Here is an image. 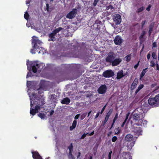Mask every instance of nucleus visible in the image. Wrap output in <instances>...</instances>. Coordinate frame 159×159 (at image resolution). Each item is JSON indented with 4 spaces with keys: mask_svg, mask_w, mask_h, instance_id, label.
<instances>
[{
    "mask_svg": "<svg viewBox=\"0 0 159 159\" xmlns=\"http://www.w3.org/2000/svg\"><path fill=\"white\" fill-rule=\"evenodd\" d=\"M32 101H33V104H36V102H38L39 100V97L37 96V95L35 94V93H32ZM31 98H30V99L31 100Z\"/></svg>",
    "mask_w": 159,
    "mask_h": 159,
    "instance_id": "12",
    "label": "nucleus"
},
{
    "mask_svg": "<svg viewBox=\"0 0 159 159\" xmlns=\"http://www.w3.org/2000/svg\"><path fill=\"white\" fill-rule=\"evenodd\" d=\"M144 87V85L143 84H141L139 85L135 92V94H136L137 93Z\"/></svg>",
    "mask_w": 159,
    "mask_h": 159,
    "instance_id": "28",
    "label": "nucleus"
},
{
    "mask_svg": "<svg viewBox=\"0 0 159 159\" xmlns=\"http://www.w3.org/2000/svg\"><path fill=\"white\" fill-rule=\"evenodd\" d=\"M126 122V121H125V120L123 122V123H122V124L121 125V126L122 127H123L124 126V125H125V123Z\"/></svg>",
    "mask_w": 159,
    "mask_h": 159,
    "instance_id": "62",
    "label": "nucleus"
},
{
    "mask_svg": "<svg viewBox=\"0 0 159 159\" xmlns=\"http://www.w3.org/2000/svg\"><path fill=\"white\" fill-rule=\"evenodd\" d=\"M30 67L32 68L33 72L34 73H36L38 70H40L42 68H40L41 64H38L36 61H34L33 62L31 61L29 64Z\"/></svg>",
    "mask_w": 159,
    "mask_h": 159,
    "instance_id": "3",
    "label": "nucleus"
},
{
    "mask_svg": "<svg viewBox=\"0 0 159 159\" xmlns=\"http://www.w3.org/2000/svg\"><path fill=\"white\" fill-rule=\"evenodd\" d=\"M45 82L43 80H41L39 84V87L38 89V90H39L40 89H43L45 88ZM38 93L39 94L41 93L39 91H38Z\"/></svg>",
    "mask_w": 159,
    "mask_h": 159,
    "instance_id": "15",
    "label": "nucleus"
},
{
    "mask_svg": "<svg viewBox=\"0 0 159 159\" xmlns=\"http://www.w3.org/2000/svg\"><path fill=\"white\" fill-rule=\"evenodd\" d=\"M56 34H55L53 32L49 34L48 35L50 39H48L49 41H55L56 39V38L55 37Z\"/></svg>",
    "mask_w": 159,
    "mask_h": 159,
    "instance_id": "19",
    "label": "nucleus"
},
{
    "mask_svg": "<svg viewBox=\"0 0 159 159\" xmlns=\"http://www.w3.org/2000/svg\"><path fill=\"white\" fill-rule=\"evenodd\" d=\"M131 54H129V55H127L125 57V60L127 61V62H129L131 60Z\"/></svg>",
    "mask_w": 159,
    "mask_h": 159,
    "instance_id": "33",
    "label": "nucleus"
},
{
    "mask_svg": "<svg viewBox=\"0 0 159 159\" xmlns=\"http://www.w3.org/2000/svg\"><path fill=\"white\" fill-rule=\"evenodd\" d=\"M31 153L34 159H43L37 151L32 152Z\"/></svg>",
    "mask_w": 159,
    "mask_h": 159,
    "instance_id": "13",
    "label": "nucleus"
},
{
    "mask_svg": "<svg viewBox=\"0 0 159 159\" xmlns=\"http://www.w3.org/2000/svg\"><path fill=\"white\" fill-rule=\"evenodd\" d=\"M113 112V109L111 108L110 109L107 113V115L106 116L108 117L109 118L110 116L112 114Z\"/></svg>",
    "mask_w": 159,
    "mask_h": 159,
    "instance_id": "34",
    "label": "nucleus"
},
{
    "mask_svg": "<svg viewBox=\"0 0 159 159\" xmlns=\"http://www.w3.org/2000/svg\"><path fill=\"white\" fill-rule=\"evenodd\" d=\"M114 42L116 45L120 44L122 43V40L121 37L119 35L116 36L114 40Z\"/></svg>",
    "mask_w": 159,
    "mask_h": 159,
    "instance_id": "9",
    "label": "nucleus"
},
{
    "mask_svg": "<svg viewBox=\"0 0 159 159\" xmlns=\"http://www.w3.org/2000/svg\"><path fill=\"white\" fill-rule=\"evenodd\" d=\"M144 119L142 120H141V122H140L141 123V124H136V125H141L142 126V125L144 126V125H146L147 124V121L146 120H144Z\"/></svg>",
    "mask_w": 159,
    "mask_h": 159,
    "instance_id": "29",
    "label": "nucleus"
},
{
    "mask_svg": "<svg viewBox=\"0 0 159 159\" xmlns=\"http://www.w3.org/2000/svg\"><path fill=\"white\" fill-rule=\"evenodd\" d=\"M81 154V153L80 152H78V155L77 156V158H78L79 157Z\"/></svg>",
    "mask_w": 159,
    "mask_h": 159,
    "instance_id": "63",
    "label": "nucleus"
},
{
    "mask_svg": "<svg viewBox=\"0 0 159 159\" xmlns=\"http://www.w3.org/2000/svg\"><path fill=\"white\" fill-rule=\"evenodd\" d=\"M77 13V9L76 8L73 9L72 11H70L67 14L66 17L70 19H73L75 17Z\"/></svg>",
    "mask_w": 159,
    "mask_h": 159,
    "instance_id": "7",
    "label": "nucleus"
},
{
    "mask_svg": "<svg viewBox=\"0 0 159 159\" xmlns=\"http://www.w3.org/2000/svg\"><path fill=\"white\" fill-rule=\"evenodd\" d=\"M123 71V70H121L118 72L116 77L117 80H119L125 76V75H124Z\"/></svg>",
    "mask_w": 159,
    "mask_h": 159,
    "instance_id": "17",
    "label": "nucleus"
},
{
    "mask_svg": "<svg viewBox=\"0 0 159 159\" xmlns=\"http://www.w3.org/2000/svg\"><path fill=\"white\" fill-rule=\"evenodd\" d=\"M87 114V112H85L82 114L80 117V120H83L86 116Z\"/></svg>",
    "mask_w": 159,
    "mask_h": 159,
    "instance_id": "35",
    "label": "nucleus"
},
{
    "mask_svg": "<svg viewBox=\"0 0 159 159\" xmlns=\"http://www.w3.org/2000/svg\"><path fill=\"white\" fill-rule=\"evenodd\" d=\"M142 131L140 127H136L134 130L135 134L138 136L142 134Z\"/></svg>",
    "mask_w": 159,
    "mask_h": 159,
    "instance_id": "21",
    "label": "nucleus"
},
{
    "mask_svg": "<svg viewBox=\"0 0 159 159\" xmlns=\"http://www.w3.org/2000/svg\"><path fill=\"white\" fill-rule=\"evenodd\" d=\"M98 1L99 0H94V2L93 3V6L94 7L96 6Z\"/></svg>",
    "mask_w": 159,
    "mask_h": 159,
    "instance_id": "48",
    "label": "nucleus"
},
{
    "mask_svg": "<svg viewBox=\"0 0 159 159\" xmlns=\"http://www.w3.org/2000/svg\"><path fill=\"white\" fill-rule=\"evenodd\" d=\"M145 9V7L142 6L139 8H138L136 12L138 13H139L143 11Z\"/></svg>",
    "mask_w": 159,
    "mask_h": 159,
    "instance_id": "31",
    "label": "nucleus"
},
{
    "mask_svg": "<svg viewBox=\"0 0 159 159\" xmlns=\"http://www.w3.org/2000/svg\"><path fill=\"white\" fill-rule=\"evenodd\" d=\"M32 76H33V75L31 72L29 71L27 74L26 75V78H28L30 77H32Z\"/></svg>",
    "mask_w": 159,
    "mask_h": 159,
    "instance_id": "43",
    "label": "nucleus"
},
{
    "mask_svg": "<svg viewBox=\"0 0 159 159\" xmlns=\"http://www.w3.org/2000/svg\"><path fill=\"white\" fill-rule=\"evenodd\" d=\"M110 9L112 11L114 10V8L112 5H109L107 7V9L109 10Z\"/></svg>",
    "mask_w": 159,
    "mask_h": 159,
    "instance_id": "39",
    "label": "nucleus"
},
{
    "mask_svg": "<svg viewBox=\"0 0 159 159\" xmlns=\"http://www.w3.org/2000/svg\"><path fill=\"white\" fill-rule=\"evenodd\" d=\"M157 47V43L155 42H154L152 43V47L156 48Z\"/></svg>",
    "mask_w": 159,
    "mask_h": 159,
    "instance_id": "56",
    "label": "nucleus"
},
{
    "mask_svg": "<svg viewBox=\"0 0 159 159\" xmlns=\"http://www.w3.org/2000/svg\"><path fill=\"white\" fill-rule=\"evenodd\" d=\"M46 10L48 12H51L52 11L51 8H49V6L48 4L47 3L46 4Z\"/></svg>",
    "mask_w": 159,
    "mask_h": 159,
    "instance_id": "36",
    "label": "nucleus"
},
{
    "mask_svg": "<svg viewBox=\"0 0 159 159\" xmlns=\"http://www.w3.org/2000/svg\"><path fill=\"white\" fill-rule=\"evenodd\" d=\"M109 118V117H107V116H106L104 120L107 122L108 121V120Z\"/></svg>",
    "mask_w": 159,
    "mask_h": 159,
    "instance_id": "61",
    "label": "nucleus"
},
{
    "mask_svg": "<svg viewBox=\"0 0 159 159\" xmlns=\"http://www.w3.org/2000/svg\"><path fill=\"white\" fill-rule=\"evenodd\" d=\"M114 73L111 70H108L104 71L102 74V76L106 78H109L114 76Z\"/></svg>",
    "mask_w": 159,
    "mask_h": 159,
    "instance_id": "6",
    "label": "nucleus"
},
{
    "mask_svg": "<svg viewBox=\"0 0 159 159\" xmlns=\"http://www.w3.org/2000/svg\"><path fill=\"white\" fill-rule=\"evenodd\" d=\"M113 19L116 25H119L121 21V16L119 14L114 15L113 16Z\"/></svg>",
    "mask_w": 159,
    "mask_h": 159,
    "instance_id": "8",
    "label": "nucleus"
},
{
    "mask_svg": "<svg viewBox=\"0 0 159 159\" xmlns=\"http://www.w3.org/2000/svg\"><path fill=\"white\" fill-rule=\"evenodd\" d=\"M147 23L146 21V20H144L143 21H142L141 22V28L143 29L144 26V25L146 23Z\"/></svg>",
    "mask_w": 159,
    "mask_h": 159,
    "instance_id": "42",
    "label": "nucleus"
},
{
    "mask_svg": "<svg viewBox=\"0 0 159 159\" xmlns=\"http://www.w3.org/2000/svg\"><path fill=\"white\" fill-rule=\"evenodd\" d=\"M154 27V24L153 23H151L149 26V30L148 31V35L150 36L153 30V28Z\"/></svg>",
    "mask_w": 159,
    "mask_h": 159,
    "instance_id": "22",
    "label": "nucleus"
},
{
    "mask_svg": "<svg viewBox=\"0 0 159 159\" xmlns=\"http://www.w3.org/2000/svg\"><path fill=\"white\" fill-rule=\"evenodd\" d=\"M125 140L127 141H131L129 145L130 146L131 148L134 146L135 143V141L133 136L130 134L126 135L125 137Z\"/></svg>",
    "mask_w": 159,
    "mask_h": 159,
    "instance_id": "4",
    "label": "nucleus"
},
{
    "mask_svg": "<svg viewBox=\"0 0 159 159\" xmlns=\"http://www.w3.org/2000/svg\"><path fill=\"white\" fill-rule=\"evenodd\" d=\"M138 84V79L136 78L134 80L133 82L131 84L130 87V89L131 90H133L136 87Z\"/></svg>",
    "mask_w": 159,
    "mask_h": 159,
    "instance_id": "16",
    "label": "nucleus"
},
{
    "mask_svg": "<svg viewBox=\"0 0 159 159\" xmlns=\"http://www.w3.org/2000/svg\"><path fill=\"white\" fill-rule=\"evenodd\" d=\"M70 100L68 98H66L62 100L61 103L62 104L68 105L70 102Z\"/></svg>",
    "mask_w": 159,
    "mask_h": 159,
    "instance_id": "20",
    "label": "nucleus"
},
{
    "mask_svg": "<svg viewBox=\"0 0 159 159\" xmlns=\"http://www.w3.org/2000/svg\"><path fill=\"white\" fill-rule=\"evenodd\" d=\"M54 112V111L53 110H52L50 112V116H52V115L53 114Z\"/></svg>",
    "mask_w": 159,
    "mask_h": 159,
    "instance_id": "60",
    "label": "nucleus"
},
{
    "mask_svg": "<svg viewBox=\"0 0 159 159\" xmlns=\"http://www.w3.org/2000/svg\"><path fill=\"white\" fill-rule=\"evenodd\" d=\"M151 51H150L148 54L147 55V58L148 60H149L151 57Z\"/></svg>",
    "mask_w": 159,
    "mask_h": 159,
    "instance_id": "49",
    "label": "nucleus"
},
{
    "mask_svg": "<svg viewBox=\"0 0 159 159\" xmlns=\"http://www.w3.org/2000/svg\"><path fill=\"white\" fill-rule=\"evenodd\" d=\"M33 104L32 103V99L31 98V101L30 103V113L31 115L32 116L35 115L38 112L37 111L35 110V109L32 108V106H33Z\"/></svg>",
    "mask_w": 159,
    "mask_h": 159,
    "instance_id": "14",
    "label": "nucleus"
},
{
    "mask_svg": "<svg viewBox=\"0 0 159 159\" xmlns=\"http://www.w3.org/2000/svg\"><path fill=\"white\" fill-rule=\"evenodd\" d=\"M38 116L41 119H43L45 116V115L44 113H39L38 114Z\"/></svg>",
    "mask_w": 159,
    "mask_h": 159,
    "instance_id": "38",
    "label": "nucleus"
},
{
    "mask_svg": "<svg viewBox=\"0 0 159 159\" xmlns=\"http://www.w3.org/2000/svg\"><path fill=\"white\" fill-rule=\"evenodd\" d=\"M157 70H159V66L157 64Z\"/></svg>",
    "mask_w": 159,
    "mask_h": 159,
    "instance_id": "64",
    "label": "nucleus"
},
{
    "mask_svg": "<svg viewBox=\"0 0 159 159\" xmlns=\"http://www.w3.org/2000/svg\"><path fill=\"white\" fill-rule=\"evenodd\" d=\"M107 89L106 86L105 85H102L98 88V92L100 94H103L106 92Z\"/></svg>",
    "mask_w": 159,
    "mask_h": 159,
    "instance_id": "11",
    "label": "nucleus"
},
{
    "mask_svg": "<svg viewBox=\"0 0 159 159\" xmlns=\"http://www.w3.org/2000/svg\"><path fill=\"white\" fill-rule=\"evenodd\" d=\"M152 5L151 4L149 5L148 7L146 8V10L149 11H150V9Z\"/></svg>",
    "mask_w": 159,
    "mask_h": 159,
    "instance_id": "54",
    "label": "nucleus"
},
{
    "mask_svg": "<svg viewBox=\"0 0 159 159\" xmlns=\"http://www.w3.org/2000/svg\"><path fill=\"white\" fill-rule=\"evenodd\" d=\"M80 115V114H77L76 115V116H75V118H74L75 119V120L78 119L79 118V117Z\"/></svg>",
    "mask_w": 159,
    "mask_h": 159,
    "instance_id": "55",
    "label": "nucleus"
},
{
    "mask_svg": "<svg viewBox=\"0 0 159 159\" xmlns=\"http://www.w3.org/2000/svg\"><path fill=\"white\" fill-rule=\"evenodd\" d=\"M112 152L111 150L109 152V154H108V159H111V155L112 153Z\"/></svg>",
    "mask_w": 159,
    "mask_h": 159,
    "instance_id": "51",
    "label": "nucleus"
},
{
    "mask_svg": "<svg viewBox=\"0 0 159 159\" xmlns=\"http://www.w3.org/2000/svg\"><path fill=\"white\" fill-rule=\"evenodd\" d=\"M157 103L159 102V94L156 95L154 97Z\"/></svg>",
    "mask_w": 159,
    "mask_h": 159,
    "instance_id": "41",
    "label": "nucleus"
},
{
    "mask_svg": "<svg viewBox=\"0 0 159 159\" xmlns=\"http://www.w3.org/2000/svg\"><path fill=\"white\" fill-rule=\"evenodd\" d=\"M107 122L106 121H105L104 120L102 122V125L104 126V125H105Z\"/></svg>",
    "mask_w": 159,
    "mask_h": 159,
    "instance_id": "59",
    "label": "nucleus"
},
{
    "mask_svg": "<svg viewBox=\"0 0 159 159\" xmlns=\"http://www.w3.org/2000/svg\"><path fill=\"white\" fill-rule=\"evenodd\" d=\"M94 134V131H93L90 133H88V134L87 135H89V136H92V135H93Z\"/></svg>",
    "mask_w": 159,
    "mask_h": 159,
    "instance_id": "58",
    "label": "nucleus"
},
{
    "mask_svg": "<svg viewBox=\"0 0 159 159\" xmlns=\"http://www.w3.org/2000/svg\"><path fill=\"white\" fill-rule=\"evenodd\" d=\"M121 61L122 60L120 58H115L111 64L113 66H117L120 64Z\"/></svg>",
    "mask_w": 159,
    "mask_h": 159,
    "instance_id": "10",
    "label": "nucleus"
},
{
    "mask_svg": "<svg viewBox=\"0 0 159 159\" xmlns=\"http://www.w3.org/2000/svg\"><path fill=\"white\" fill-rule=\"evenodd\" d=\"M24 17L26 20H28L29 19L30 16L29 14L27 12H26L25 13L24 15Z\"/></svg>",
    "mask_w": 159,
    "mask_h": 159,
    "instance_id": "37",
    "label": "nucleus"
},
{
    "mask_svg": "<svg viewBox=\"0 0 159 159\" xmlns=\"http://www.w3.org/2000/svg\"><path fill=\"white\" fill-rule=\"evenodd\" d=\"M118 113H116V115H115V116L114 119L113 120L112 123L111 125L110 129H111L112 128V127H113V126L114 125V124L115 122V121H116V120L117 119V118H118Z\"/></svg>",
    "mask_w": 159,
    "mask_h": 159,
    "instance_id": "25",
    "label": "nucleus"
},
{
    "mask_svg": "<svg viewBox=\"0 0 159 159\" xmlns=\"http://www.w3.org/2000/svg\"><path fill=\"white\" fill-rule=\"evenodd\" d=\"M152 56L153 59L154 60H157V56L156 55V53L155 52H153L152 54Z\"/></svg>",
    "mask_w": 159,
    "mask_h": 159,
    "instance_id": "32",
    "label": "nucleus"
},
{
    "mask_svg": "<svg viewBox=\"0 0 159 159\" xmlns=\"http://www.w3.org/2000/svg\"><path fill=\"white\" fill-rule=\"evenodd\" d=\"M117 139V138L116 136H113L112 139V141L113 142H115Z\"/></svg>",
    "mask_w": 159,
    "mask_h": 159,
    "instance_id": "47",
    "label": "nucleus"
},
{
    "mask_svg": "<svg viewBox=\"0 0 159 159\" xmlns=\"http://www.w3.org/2000/svg\"><path fill=\"white\" fill-rule=\"evenodd\" d=\"M68 149L70 151H72L73 150V144L72 143H71L70 145L68 147Z\"/></svg>",
    "mask_w": 159,
    "mask_h": 159,
    "instance_id": "44",
    "label": "nucleus"
},
{
    "mask_svg": "<svg viewBox=\"0 0 159 159\" xmlns=\"http://www.w3.org/2000/svg\"><path fill=\"white\" fill-rule=\"evenodd\" d=\"M145 115V113L143 110L141 108H138L134 110L133 117L134 120L141 122V120L144 119Z\"/></svg>",
    "mask_w": 159,
    "mask_h": 159,
    "instance_id": "1",
    "label": "nucleus"
},
{
    "mask_svg": "<svg viewBox=\"0 0 159 159\" xmlns=\"http://www.w3.org/2000/svg\"><path fill=\"white\" fill-rule=\"evenodd\" d=\"M88 134V133L86 134L85 133L83 134V135L81 136V139H84L85 137H86L87 135Z\"/></svg>",
    "mask_w": 159,
    "mask_h": 159,
    "instance_id": "52",
    "label": "nucleus"
},
{
    "mask_svg": "<svg viewBox=\"0 0 159 159\" xmlns=\"http://www.w3.org/2000/svg\"><path fill=\"white\" fill-rule=\"evenodd\" d=\"M107 104H106L102 108L101 111V112L100 113L102 114L103 112L104 111V110H105V109L106 107L107 106Z\"/></svg>",
    "mask_w": 159,
    "mask_h": 159,
    "instance_id": "46",
    "label": "nucleus"
},
{
    "mask_svg": "<svg viewBox=\"0 0 159 159\" xmlns=\"http://www.w3.org/2000/svg\"><path fill=\"white\" fill-rule=\"evenodd\" d=\"M146 32L145 31L143 30L142 31V33H141V35L139 37V39L140 43H142L143 42L144 40L143 39V36L146 34Z\"/></svg>",
    "mask_w": 159,
    "mask_h": 159,
    "instance_id": "23",
    "label": "nucleus"
},
{
    "mask_svg": "<svg viewBox=\"0 0 159 159\" xmlns=\"http://www.w3.org/2000/svg\"><path fill=\"white\" fill-rule=\"evenodd\" d=\"M37 38L35 36H33L32 39V43L33 44V49H31L30 50V52L32 54H35V52L34 49L39 48V46L38 44L41 45L42 42L39 40L37 39Z\"/></svg>",
    "mask_w": 159,
    "mask_h": 159,
    "instance_id": "2",
    "label": "nucleus"
},
{
    "mask_svg": "<svg viewBox=\"0 0 159 159\" xmlns=\"http://www.w3.org/2000/svg\"><path fill=\"white\" fill-rule=\"evenodd\" d=\"M42 105H40L39 104H36V105L35 106V109L38 112L39 110L40 109V107Z\"/></svg>",
    "mask_w": 159,
    "mask_h": 159,
    "instance_id": "40",
    "label": "nucleus"
},
{
    "mask_svg": "<svg viewBox=\"0 0 159 159\" xmlns=\"http://www.w3.org/2000/svg\"><path fill=\"white\" fill-rule=\"evenodd\" d=\"M77 121L76 120H74L72 124V125L70 127V130H73L74 129L76 125Z\"/></svg>",
    "mask_w": 159,
    "mask_h": 159,
    "instance_id": "26",
    "label": "nucleus"
},
{
    "mask_svg": "<svg viewBox=\"0 0 159 159\" xmlns=\"http://www.w3.org/2000/svg\"><path fill=\"white\" fill-rule=\"evenodd\" d=\"M39 100L38 102H36V104H39L40 105H43L44 104V99L43 98L41 97L40 98H39Z\"/></svg>",
    "mask_w": 159,
    "mask_h": 159,
    "instance_id": "24",
    "label": "nucleus"
},
{
    "mask_svg": "<svg viewBox=\"0 0 159 159\" xmlns=\"http://www.w3.org/2000/svg\"><path fill=\"white\" fill-rule=\"evenodd\" d=\"M116 55L113 52H109L106 57L105 60L107 62H109L111 64V62L115 58Z\"/></svg>",
    "mask_w": 159,
    "mask_h": 159,
    "instance_id": "5",
    "label": "nucleus"
},
{
    "mask_svg": "<svg viewBox=\"0 0 159 159\" xmlns=\"http://www.w3.org/2000/svg\"><path fill=\"white\" fill-rule=\"evenodd\" d=\"M139 62H140V61H139L137 63L134 65V68L135 70H136L137 69L138 66H139Z\"/></svg>",
    "mask_w": 159,
    "mask_h": 159,
    "instance_id": "50",
    "label": "nucleus"
},
{
    "mask_svg": "<svg viewBox=\"0 0 159 159\" xmlns=\"http://www.w3.org/2000/svg\"><path fill=\"white\" fill-rule=\"evenodd\" d=\"M99 114H100V112H98L97 113V114H96V116H95V119H96L98 117V116L99 115Z\"/></svg>",
    "mask_w": 159,
    "mask_h": 159,
    "instance_id": "57",
    "label": "nucleus"
},
{
    "mask_svg": "<svg viewBox=\"0 0 159 159\" xmlns=\"http://www.w3.org/2000/svg\"><path fill=\"white\" fill-rule=\"evenodd\" d=\"M129 115V113L128 112L127 113V114L126 115L125 119L124 120L125 121H126L127 120V119L128 118Z\"/></svg>",
    "mask_w": 159,
    "mask_h": 159,
    "instance_id": "53",
    "label": "nucleus"
},
{
    "mask_svg": "<svg viewBox=\"0 0 159 159\" xmlns=\"http://www.w3.org/2000/svg\"><path fill=\"white\" fill-rule=\"evenodd\" d=\"M148 69V68H146L144 69H143L142 72L141 73V74L140 75V78H142L144 76V75L145 74L146 72V70Z\"/></svg>",
    "mask_w": 159,
    "mask_h": 159,
    "instance_id": "27",
    "label": "nucleus"
},
{
    "mask_svg": "<svg viewBox=\"0 0 159 159\" xmlns=\"http://www.w3.org/2000/svg\"><path fill=\"white\" fill-rule=\"evenodd\" d=\"M148 101L149 104L151 105H153L157 103L154 97L149 98L148 99Z\"/></svg>",
    "mask_w": 159,
    "mask_h": 159,
    "instance_id": "18",
    "label": "nucleus"
},
{
    "mask_svg": "<svg viewBox=\"0 0 159 159\" xmlns=\"http://www.w3.org/2000/svg\"><path fill=\"white\" fill-rule=\"evenodd\" d=\"M155 62L154 61H150V66L151 67H154L155 66Z\"/></svg>",
    "mask_w": 159,
    "mask_h": 159,
    "instance_id": "45",
    "label": "nucleus"
},
{
    "mask_svg": "<svg viewBox=\"0 0 159 159\" xmlns=\"http://www.w3.org/2000/svg\"><path fill=\"white\" fill-rule=\"evenodd\" d=\"M63 29V28L61 27H59L57 29H56L54 30L52 32L56 34L59 33V31H61Z\"/></svg>",
    "mask_w": 159,
    "mask_h": 159,
    "instance_id": "30",
    "label": "nucleus"
}]
</instances>
